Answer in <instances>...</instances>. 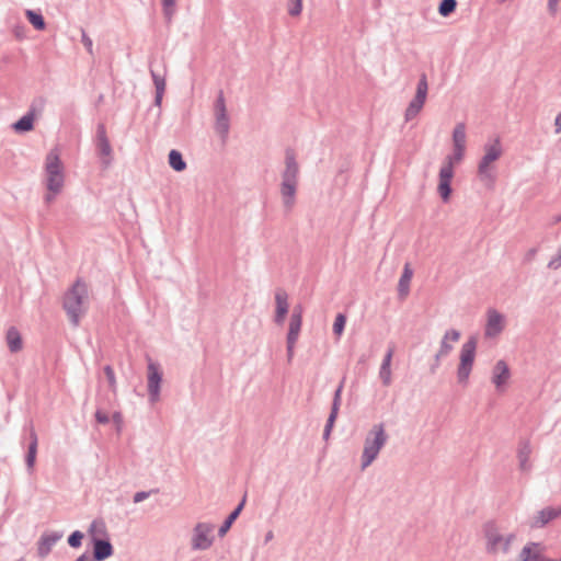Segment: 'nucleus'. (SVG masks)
I'll list each match as a JSON object with an SVG mask.
<instances>
[{"label":"nucleus","instance_id":"obj_36","mask_svg":"<svg viewBox=\"0 0 561 561\" xmlns=\"http://www.w3.org/2000/svg\"><path fill=\"white\" fill-rule=\"evenodd\" d=\"M485 536L488 538L489 549L491 550H495L497 545L503 540L500 534L493 533V525L486 526Z\"/></svg>","mask_w":561,"mask_h":561},{"label":"nucleus","instance_id":"obj_23","mask_svg":"<svg viewBox=\"0 0 561 561\" xmlns=\"http://www.w3.org/2000/svg\"><path fill=\"white\" fill-rule=\"evenodd\" d=\"M412 276L413 270L409 263H405L398 283V296L400 299H404L409 295Z\"/></svg>","mask_w":561,"mask_h":561},{"label":"nucleus","instance_id":"obj_60","mask_svg":"<svg viewBox=\"0 0 561 561\" xmlns=\"http://www.w3.org/2000/svg\"><path fill=\"white\" fill-rule=\"evenodd\" d=\"M273 537H274L273 531L272 530L267 531V534L265 535V542H268L270 540H272Z\"/></svg>","mask_w":561,"mask_h":561},{"label":"nucleus","instance_id":"obj_13","mask_svg":"<svg viewBox=\"0 0 561 561\" xmlns=\"http://www.w3.org/2000/svg\"><path fill=\"white\" fill-rule=\"evenodd\" d=\"M486 316L484 335L486 337H494L503 331L505 318L496 309H489Z\"/></svg>","mask_w":561,"mask_h":561},{"label":"nucleus","instance_id":"obj_46","mask_svg":"<svg viewBox=\"0 0 561 561\" xmlns=\"http://www.w3.org/2000/svg\"><path fill=\"white\" fill-rule=\"evenodd\" d=\"M81 43L85 47L87 51L90 55H92L93 54V42L83 28H81Z\"/></svg>","mask_w":561,"mask_h":561},{"label":"nucleus","instance_id":"obj_57","mask_svg":"<svg viewBox=\"0 0 561 561\" xmlns=\"http://www.w3.org/2000/svg\"><path fill=\"white\" fill-rule=\"evenodd\" d=\"M537 253V249L536 248H531L527 251L526 255H525V260L526 261H530L533 260V257L536 255Z\"/></svg>","mask_w":561,"mask_h":561},{"label":"nucleus","instance_id":"obj_41","mask_svg":"<svg viewBox=\"0 0 561 561\" xmlns=\"http://www.w3.org/2000/svg\"><path fill=\"white\" fill-rule=\"evenodd\" d=\"M83 538H84V535L82 531L75 530L68 536L67 542H68L69 547H71L73 549H78L82 546Z\"/></svg>","mask_w":561,"mask_h":561},{"label":"nucleus","instance_id":"obj_43","mask_svg":"<svg viewBox=\"0 0 561 561\" xmlns=\"http://www.w3.org/2000/svg\"><path fill=\"white\" fill-rule=\"evenodd\" d=\"M302 11V0H290L288 2V14L298 16Z\"/></svg>","mask_w":561,"mask_h":561},{"label":"nucleus","instance_id":"obj_62","mask_svg":"<svg viewBox=\"0 0 561 561\" xmlns=\"http://www.w3.org/2000/svg\"><path fill=\"white\" fill-rule=\"evenodd\" d=\"M541 561H561V558L560 559H548V558L543 557V559Z\"/></svg>","mask_w":561,"mask_h":561},{"label":"nucleus","instance_id":"obj_39","mask_svg":"<svg viewBox=\"0 0 561 561\" xmlns=\"http://www.w3.org/2000/svg\"><path fill=\"white\" fill-rule=\"evenodd\" d=\"M344 382H345V377H343V379L340 381L339 386L334 390L333 399H332V403H331V409H333V410L340 411L341 403H342V392L344 389Z\"/></svg>","mask_w":561,"mask_h":561},{"label":"nucleus","instance_id":"obj_4","mask_svg":"<svg viewBox=\"0 0 561 561\" xmlns=\"http://www.w3.org/2000/svg\"><path fill=\"white\" fill-rule=\"evenodd\" d=\"M484 154L478 164V174L482 182L486 184H494L496 176L491 169V163L500 159L502 156V146L500 138H495L493 142H486L483 147Z\"/></svg>","mask_w":561,"mask_h":561},{"label":"nucleus","instance_id":"obj_45","mask_svg":"<svg viewBox=\"0 0 561 561\" xmlns=\"http://www.w3.org/2000/svg\"><path fill=\"white\" fill-rule=\"evenodd\" d=\"M215 114L216 113H226L227 112V108H226V100H225V95H224V92L220 90L218 95H217V99L215 101Z\"/></svg>","mask_w":561,"mask_h":561},{"label":"nucleus","instance_id":"obj_48","mask_svg":"<svg viewBox=\"0 0 561 561\" xmlns=\"http://www.w3.org/2000/svg\"><path fill=\"white\" fill-rule=\"evenodd\" d=\"M561 266V247L559 248L557 254L550 259L548 262V267L550 270H558Z\"/></svg>","mask_w":561,"mask_h":561},{"label":"nucleus","instance_id":"obj_8","mask_svg":"<svg viewBox=\"0 0 561 561\" xmlns=\"http://www.w3.org/2000/svg\"><path fill=\"white\" fill-rule=\"evenodd\" d=\"M428 92V82L426 73H421L414 98L410 101L404 112V118L407 122L414 119L422 111Z\"/></svg>","mask_w":561,"mask_h":561},{"label":"nucleus","instance_id":"obj_10","mask_svg":"<svg viewBox=\"0 0 561 561\" xmlns=\"http://www.w3.org/2000/svg\"><path fill=\"white\" fill-rule=\"evenodd\" d=\"M163 380V374L160 369L159 364L149 360L147 367V381H148V394L151 403L157 402L160 399L161 383Z\"/></svg>","mask_w":561,"mask_h":561},{"label":"nucleus","instance_id":"obj_18","mask_svg":"<svg viewBox=\"0 0 561 561\" xmlns=\"http://www.w3.org/2000/svg\"><path fill=\"white\" fill-rule=\"evenodd\" d=\"M511 377V370L505 360L500 359L493 367L492 382L497 389L505 386Z\"/></svg>","mask_w":561,"mask_h":561},{"label":"nucleus","instance_id":"obj_14","mask_svg":"<svg viewBox=\"0 0 561 561\" xmlns=\"http://www.w3.org/2000/svg\"><path fill=\"white\" fill-rule=\"evenodd\" d=\"M275 314H274V322L277 325H283L288 310H289V304H288V294L282 289L278 288L275 293Z\"/></svg>","mask_w":561,"mask_h":561},{"label":"nucleus","instance_id":"obj_33","mask_svg":"<svg viewBox=\"0 0 561 561\" xmlns=\"http://www.w3.org/2000/svg\"><path fill=\"white\" fill-rule=\"evenodd\" d=\"M339 410H333L331 409L330 410V413H329V416L327 419V422H325V425H324V428H323V439H329L330 435H331V432L334 427V424L336 422V419L339 416Z\"/></svg>","mask_w":561,"mask_h":561},{"label":"nucleus","instance_id":"obj_47","mask_svg":"<svg viewBox=\"0 0 561 561\" xmlns=\"http://www.w3.org/2000/svg\"><path fill=\"white\" fill-rule=\"evenodd\" d=\"M158 490H150V491H138L134 494L133 496V502L134 503H140L145 500H147L151 493H157Z\"/></svg>","mask_w":561,"mask_h":561},{"label":"nucleus","instance_id":"obj_7","mask_svg":"<svg viewBox=\"0 0 561 561\" xmlns=\"http://www.w3.org/2000/svg\"><path fill=\"white\" fill-rule=\"evenodd\" d=\"M21 444L26 447L24 461L27 470L31 472L36 463L38 447V437L32 420L23 425Z\"/></svg>","mask_w":561,"mask_h":561},{"label":"nucleus","instance_id":"obj_38","mask_svg":"<svg viewBox=\"0 0 561 561\" xmlns=\"http://www.w3.org/2000/svg\"><path fill=\"white\" fill-rule=\"evenodd\" d=\"M347 317L345 313L339 312L333 322V333L336 336H341L345 330Z\"/></svg>","mask_w":561,"mask_h":561},{"label":"nucleus","instance_id":"obj_21","mask_svg":"<svg viewBox=\"0 0 561 561\" xmlns=\"http://www.w3.org/2000/svg\"><path fill=\"white\" fill-rule=\"evenodd\" d=\"M245 504V495L242 497L240 503L229 513V515L225 518L222 524L218 528V536L220 538L225 537L226 534L230 530L231 526L236 522V519L240 516L242 510Z\"/></svg>","mask_w":561,"mask_h":561},{"label":"nucleus","instance_id":"obj_50","mask_svg":"<svg viewBox=\"0 0 561 561\" xmlns=\"http://www.w3.org/2000/svg\"><path fill=\"white\" fill-rule=\"evenodd\" d=\"M103 371H104V375L108 381V385L111 387H114L115 386V373H114V369L112 368V366L110 365H106L104 368H103Z\"/></svg>","mask_w":561,"mask_h":561},{"label":"nucleus","instance_id":"obj_52","mask_svg":"<svg viewBox=\"0 0 561 561\" xmlns=\"http://www.w3.org/2000/svg\"><path fill=\"white\" fill-rule=\"evenodd\" d=\"M95 420L100 424H107L110 422L107 413L103 412L102 410H96Z\"/></svg>","mask_w":561,"mask_h":561},{"label":"nucleus","instance_id":"obj_37","mask_svg":"<svg viewBox=\"0 0 561 561\" xmlns=\"http://www.w3.org/2000/svg\"><path fill=\"white\" fill-rule=\"evenodd\" d=\"M437 192L442 201L447 203L450 199L453 193L451 182L438 181Z\"/></svg>","mask_w":561,"mask_h":561},{"label":"nucleus","instance_id":"obj_3","mask_svg":"<svg viewBox=\"0 0 561 561\" xmlns=\"http://www.w3.org/2000/svg\"><path fill=\"white\" fill-rule=\"evenodd\" d=\"M387 434L383 424H376L365 438L364 450L362 455V468L365 469L378 457L379 451L387 442Z\"/></svg>","mask_w":561,"mask_h":561},{"label":"nucleus","instance_id":"obj_6","mask_svg":"<svg viewBox=\"0 0 561 561\" xmlns=\"http://www.w3.org/2000/svg\"><path fill=\"white\" fill-rule=\"evenodd\" d=\"M477 343V339L470 336L461 346L460 362L457 368V380L459 383L467 385L476 358Z\"/></svg>","mask_w":561,"mask_h":561},{"label":"nucleus","instance_id":"obj_9","mask_svg":"<svg viewBox=\"0 0 561 561\" xmlns=\"http://www.w3.org/2000/svg\"><path fill=\"white\" fill-rule=\"evenodd\" d=\"M95 150L98 156L101 157V163L104 168H108L112 163V146L106 134V128L103 123L98 124L94 139Z\"/></svg>","mask_w":561,"mask_h":561},{"label":"nucleus","instance_id":"obj_49","mask_svg":"<svg viewBox=\"0 0 561 561\" xmlns=\"http://www.w3.org/2000/svg\"><path fill=\"white\" fill-rule=\"evenodd\" d=\"M465 148L466 147L462 146H454V153L448 156L453 158V164L459 162L463 158Z\"/></svg>","mask_w":561,"mask_h":561},{"label":"nucleus","instance_id":"obj_24","mask_svg":"<svg viewBox=\"0 0 561 561\" xmlns=\"http://www.w3.org/2000/svg\"><path fill=\"white\" fill-rule=\"evenodd\" d=\"M5 342L11 353H18L23 347V340L15 327H10L5 332Z\"/></svg>","mask_w":561,"mask_h":561},{"label":"nucleus","instance_id":"obj_56","mask_svg":"<svg viewBox=\"0 0 561 561\" xmlns=\"http://www.w3.org/2000/svg\"><path fill=\"white\" fill-rule=\"evenodd\" d=\"M557 8H558V2H553L551 0H548V11L551 14H554L557 12Z\"/></svg>","mask_w":561,"mask_h":561},{"label":"nucleus","instance_id":"obj_17","mask_svg":"<svg viewBox=\"0 0 561 561\" xmlns=\"http://www.w3.org/2000/svg\"><path fill=\"white\" fill-rule=\"evenodd\" d=\"M302 325V307L301 305H296L293 308L290 318H289V328L287 332L286 339L291 343L293 340H298L299 333Z\"/></svg>","mask_w":561,"mask_h":561},{"label":"nucleus","instance_id":"obj_12","mask_svg":"<svg viewBox=\"0 0 561 561\" xmlns=\"http://www.w3.org/2000/svg\"><path fill=\"white\" fill-rule=\"evenodd\" d=\"M92 558L91 561H104L113 556L114 548L108 536L103 538H91Z\"/></svg>","mask_w":561,"mask_h":561},{"label":"nucleus","instance_id":"obj_26","mask_svg":"<svg viewBox=\"0 0 561 561\" xmlns=\"http://www.w3.org/2000/svg\"><path fill=\"white\" fill-rule=\"evenodd\" d=\"M168 162L169 165L176 172L184 171L187 165L183 158V154L176 149L170 150L168 154Z\"/></svg>","mask_w":561,"mask_h":561},{"label":"nucleus","instance_id":"obj_61","mask_svg":"<svg viewBox=\"0 0 561 561\" xmlns=\"http://www.w3.org/2000/svg\"><path fill=\"white\" fill-rule=\"evenodd\" d=\"M512 537H513V535H511V536L506 539V541H505V549H507V548H508V546H510V543H511V539H512Z\"/></svg>","mask_w":561,"mask_h":561},{"label":"nucleus","instance_id":"obj_22","mask_svg":"<svg viewBox=\"0 0 561 561\" xmlns=\"http://www.w3.org/2000/svg\"><path fill=\"white\" fill-rule=\"evenodd\" d=\"M150 76L156 88L153 105L161 107L163 95L165 92V77L163 73L150 69Z\"/></svg>","mask_w":561,"mask_h":561},{"label":"nucleus","instance_id":"obj_16","mask_svg":"<svg viewBox=\"0 0 561 561\" xmlns=\"http://www.w3.org/2000/svg\"><path fill=\"white\" fill-rule=\"evenodd\" d=\"M561 516V510L548 506L540 510L530 522V527L535 529L543 528L550 522Z\"/></svg>","mask_w":561,"mask_h":561},{"label":"nucleus","instance_id":"obj_53","mask_svg":"<svg viewBox=\"0 0 561 561\" xmlns=\"http://www.w3.org/2000/svg\"><path fill=\"white\" fill-rule=\"evenodd\" d=\"M296 342H297L296 340H293L291 343H289V340L286 339V351H287V356H288L289 360L294 356V348H295Z\"/></svg>","mask_w":561,"mask_h":561},{"label":"nucleus","instance_id":"obj_58","mask_svg":"<svg viewBox=\"0 0 561 561\" xmlns=\"http://www.w3.org/2000/svg\"><path fill=\"white\" fill-rule=\"evenodd\" d=\"M55 196H56V195H54V193H50V192H49V193H47V194L45 195V202H46V203H50V202H53V201L55 199Z\"/></svg>","mask_w":561,"mask_h":561},{"label":"nucleus","instance_id":"obj_35","mask_svg":"<svg viewBox=\"0 0 561 561\" xmlns=\"http://www.w3.org/2000/svg\"><path fill=\"white\" fill-rule=\"evenodd\" d=\"M457 8V0H440L438 4V13L447 18L455 12Z\"/></svg>","mask_w":561,"mask_h":561},{"label":"nucleus","instance_id":"obj_55","mask_svg":"<svg viewBox=\"0 0 561 561\" xmlns=\"http://www.w3.org/2000/svg\"><path fill=\"white\" fill-rule=\"evenodd\" d=\"M556 133H561V112L557 114L554 119Z\"/></svg>","mask_w":561,"mask_h":561},{"label":"nucleus","instance_id":"obj_1","mask_svg":"<svg viewBox=\"0 0 561 561\" xmlns=\"http://www.w3.org/2000/svg\"><path fill=\"white\" fill-rule=\"evenodd\" d=\"M300 168L296 159L294 149L285 150V169L282 171L280 195L284 207L290 210L296 201Z\"/></svg>","mask_w":561,"mask_h":561},{"label":"nucleus","instance_id":"obj_5","mask_svg":"<svg viewBox=\"0 0 561 561\" xmlns=\"http://www.w3.org/2000/svg\"><path fill=\"white\" fill-rule=\"evenodd\" d=\"M46 188L57 195L61 192L65 175L64 167L58 154L49 152L46 157Z\"/></svg>","mask_w":561,"mask_h":561},{"label":"nucleus","instance_id":"obj_40","mask_svg":"<svg viewBox=\"0 0 561 561\" xmlns=\"http://www.w3.org/2000/svg\"><path fill=\"white\" fill-rule=\"evenodd\" d=\"M163 16L170 22L175 12V0H161Z\"/></svg>","mask_w":561,"mask_h":561},{"label":"nucleus","instance_id":"obj_44","mask_svg":"<svg viewBox=\"0 0 561 561\" xmlns=\"http://www.w3.org/2000/svg\"><path fill=\"white\" fill-rule=\"evenodd\" d=\"M46 100L43 96H38L33 100L28 111H34V115L42 113L45 107Z\"/></svg>","mask_w":561,"mask_h":561},{"label":"nucleus","instance_id":"obj_19","mask_svg":"<svg viewBox=\"0 0 561 561\" xmlns=\"http://www.w3.org/2000/svg\"><path fill=\"white\" fill-rule=\"evenodd\" d=\"M394 354V346L391 345L386 351L379 368V378L383 386L388 387L391 385V362Z\"/></svg>","mask_w":561,"mask_h":561},{"label":"nucleus","instance_id":"obj_29","mask_svg":"<svg viewBox=\"0 0 561 561\" xmlns=\"http://www.w3.org/2000/svg\"><path fill=\"white\" fill-rule=\"evenodd\" d=\"M453 350V345L446 341H440L439 350L435 355V360L431 365V373H435L440 365V358L447 356Z\"/></svg>","mask_w":561,"mask_h":561},{"label":"nucleus","instance_id":"obj_30","mask_svg":"<svg viewBox=\"0 0 561 561\" xmlns=\"http://www.w3.org/2000/svg\"><path fill=\"white\" fill-rule=\"evenodd\" d=\"M453 145L466 147V125L458 123L453 130Z\"/></svg>","mask_w":561,"mask_h":561},{"label":"nucleus","instance_id":"obj_31","mask_svg":"<svg viewBox=\"0 0 561 561\" xmlns=\"http://www.w3.org/2000/svg\"><path fill=\"white\" fill-rule=\"evenodd\" d=\"M89 534H90L91 538L98 537V536H101V537L108 536L104 520L101 518L94 519L90 524Z\"/></svg>","mask_w":561,"mask_h":561},{"label":"nucleus","instance_id":"obj_20","mask_svg":"<svg viewBox=\"0 0 561 561\" xmlns=\"http://www.w3.org/2000/svg\"><path fill=\"white\" fill-rule=\"evenodd\" d=\"M35 118L34 111H27L11 125V128L16 134H26L32 131L34 129Z\"/></svg>","mask_w":561,"mask_h":561},{"label":"nucleus","instance_id":"obj_28","mask_svg":"<svg viewBox=\"0 0 561 561\" xmlns=\"http://www.w3.org/2000/svg\"><path fill=\"white\" fill-rule=\"evenodd\" d=\"M216 124L215 128L217 133L221 136V138H226L229 133L230 123H229V116L226 113H216Z\"/></svg>","mask_w":561,"mask_h":561},{"label":"nucleus","instance_id":"obj_2","mask_svg":"<svg viewBox=\"0 0 561 561\" xmlns=\"http://www.w3.org/2000/svg\"><path fill=\"white\" fill-rule=\"evenodd\" d=\"M88 294V286L81 278H78L64 294L62 308L73 327H78L80 323Z\"/></svg>","mask_w":561,"mask_h":561},{"label":"nucleus","instance_id":"obj_54","mask_svg":"<svg viewBox=\"0 0 561 561\" xmlns=\"http://www.w3.org/2000/svg\"><path fill=\"white\" fill-rule=\"evenodd\" d=\"M519 469L522 471H528L530 469L529 459H518Z\"/></svg>","mask_w":561,"mask_h":561},{"label":"nucleus","instance_id":"obj_63","mask_svg":"<svg viewBox=\"0 0 561 561\" xmlns=\"http://www.w3.org/2000/svg\"><path fill=\"white\" fill-rule=\"evenodd\" d=\"M560 220H561V216L558 218V221H560Z\"/></svg>","mask_w":561,"mask_h":561},{"label":"nucleus","instance_id":"obj_51","mask_svg":"<svg viewBox=\"0 0 561 561\" xmlns=\"http://www.w3.org/2000/svg\"><path fill=\"white\" fill-rule=\"evenodd\" d=\"M459 337H460V332L456 329H450V330L446 331L442 341L448 342L449 340H451L453 342H456L459 340Z\"/></svg>","mask_w":561,"mask_h":561},{"label":"nucleus","instance_id":"obj_11","mask_svg":"<svg viewBox=\"0 0 561 561\" xmlns=\"http://www.w3.org/2000/svg\"><path fill=\"white\" fill-rule=\"evenodd\" d=\"M213 531V525L208 523H197L193 528L191 546L193 550H207L214 543V537H209Z\"/></svg>","mask_w":561,"mask_h":561},{"label":"nucleus","instance_id":"obj_32","mask_svg":"<svg viewBox=\"0 0 561 561\" xmlns=\"http://www.w3.org/2000/svg\"><path fill=\"white\" fill-rule=\"evenodd\" d=\"M453 178H454L453 158L447 157L446 163H444L439 170L438 181L451 182Z\"/></svg>","mask_w":561,"mask_h":561},{"label":"nucleus","instance_id":"obj_25","mask_svg":"<svg viewBox=\"0 0 561 561\" xmlns=\"http://www.w3.org/2000/svg\"><path fill=\"white\" fill-rule=\"evenodd\" d=\"M540 546L539 542H528L524 546L519 553L520 561H541L545 556L538 550Z\"/></svg>","mask_w":561,"mask_h":561},{"label":"nucleus","instance_id":"obj_59","mask_svg":"<svg viewBox=\"0 0 561 561\" xmlns=\"http://www.w3.org/2000/svg\"><path fill=\"white\" fill-rule=\"evenodd\" d=\"M113 420H114V422L119 423V422L122 421V415H121V413H119V412H115V413L113 414Z\"/></svg>","mask_w":561,"mask_h":561},{"label":"nucleus","instance_id":"obj_27","mask_svg":"<svg viewBox=\"0 0 561 561\" xmlns=\"http://www.w3.org/2000/svg\"><path fill=\"white\" fill-rule=\"evenodd\" d=\"M25 16L30 24L37 31H43L46 27L45 19L41 11L27 9Z\"/></svg>","mask_w":561,"mask_h":561},{"label":"nucleus","instance_id":"obj_34","mask_svg":"<svg viewBox=\"0 0 561 561\" xmlns=\"http://www.w3.org/2000/svg\"><path fill=\"white\" fill-rule=\"evenodd\" d=\"M339 410H333L331 409L330 410V413H329V416L327 419V422H325V425H324V428H323V439H329L330 435H331V432L334 427V424L336 422V419L339 416Z\"/></svg>","mask_w":561,"mask_h":561},{"label":"nucleus","instance_id":"obj_42","mask_svg":"<svg viewBox=\"0 0 561 561\" xmlns=\"http://www.w3.org/2000/svg\"><path fill=\"white\" fill-rule=\"evenodd\" d=\"M531 454V447L529 440H522L518 445L517 458L518 459H529Z\"/></svg>","mask_w":561,"mask_h":561},{"label":"nucleus","instance_id":"obj_15","mask_svg":"<svg viewBox=\"0 0 561 561\" xmlns=\"http://www.w3.org/2000/svg\"><path fill=\"white\" fill-rule=\"evenodd\" d=\"M62 531L44 533L37 542V554L41 558L47 557L53 547L62 538Z\"/></svg>","mask_w":561,"mask_h":561}]
</instances>
